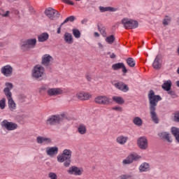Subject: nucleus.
Wrapping results in <instances>:
<instances>
[{"label": "nucleus", "instance_id": "43", "mask_svg": "<svg viewBox=\"0 0 179 179\" xmlns=\"http://www.w3.org/2000/svg\"><path fill=\"white\" fill-rule=\"evenodd\" d=\"M48 177L50 179H58V176H57V173L54 172H50L48 173Z\"/></svg>", "mask_w": 179, "mask_h": 179}, {"label": "nucleus", "instance_id": "58", "mask_svg": "<svg viewBox=\"0 0 179 179\" xmlns=\"http://www.w3.org/2000/svg\"><path fill=\"white\" fill-rule=\"evenodd\" d=\"M76 1H80V0H76Z\"/></svg>", "mask_w": 179, "mask_h": 179}, {"label": "nucleus", "instance_id": "48", "mask_svg": "<svg viewBox=\"0 0 179 179\" xmlns=\"http://www.w3.org/2000/svg\"><path fill=\"white\" fill-rule=\"evenodd\" d=\"M76 97L78 98L79 100H83V92L78 93Z\"/></svg>", "mask_w": 179, "mask_h": 179}, {"label": "nucleus", "instance_id": "53", "mask_svg": "<svg viewBox=\"0 0 179 179\" xmlns=\"http://www.w3.org/2000/svg\"><path fill=\"white\" fill-rule=\"evenodd\" d=\"M61 27H62V26L60 25V27L57 29V34H61Z\"/></svg>", "mask_w": 179, "mask_h": 179}, {"label": "nucleus", "instance_id": "47", "mask_svg": "<svg viewBox=\"0 0 179 179\" xmlns=\"http://www.w3.org/2000/svg\"><path fill=\"white\" fill-rule=\"evenodd\" d=\"M62 1L64 2V3H67L68 5H71V6L75 5L73 1H72L71 0H62Z\"/></svg>", "mask_w": 179, "mask_h": 179}, {"label": "nucleus", "instance_id": "12", "mask_svg": "<svg viewBox=\"0 0 179 179\" xmlns=\"http://www.w3.org/2000/svg\"><path fill=\"white\" fill-rule=\"evenodd\" d=\"M137 145L142 150H146L148 149V138L145 136H141L137 140Z\"/></svg>", "mask_w": 179, "mask_h": 179}, {"label": "nucleus", "instance_id": "8", "mask_svg": "<svg viewBox=\"0 0 179 179\" xmlns=\"http://www.w3.org/2000/svg\"><path fill=\"white\" fill-rule=\"evenodd\" d=\"M139 159H141V157L138 154L133 152L129 155L126 159L122 161V164L124 166L127 164H132L134 162H136L137 160H139Z\"/></svg>", "mask_w": 179, "mask_h": 179}, {"label": "nucleus", "instance_id": "22", "mask_svg": "<svg viewBox=\"0 0 179 179\" xmlns=\"http://www.w3.org/2000/svg\"><path fill=\"white\" fill-rule=\"evenodd\" d=\"M138 170L140 173H146L150 170V165L148 163L144 162L140 165Z\"/></svg>", "mask_w": 179, "mask_h": 179}, {"label": "nucleus", "instance_id": "40", "mask_svg": "<svg viewBox=\"0 0 179 179\" xmlns=\"http://www.w3.org/2000/svg\"><path fill=\"white\" fill-rule=\"evenodd\" d=\"M171 22V17H169L168 15L165 16V18L163 20V24L164 26L169 25V23Z\"/></svg>", "mask_w": 179, "mask_h": 179}, {"label": "nucleus", "instance_id": "36", "mask_svg": "<svg viewBox=\"0 0 179 179\" xmlns=\"http://www.w3.org/2000/svg\"><path fill=\"white\" fill-rule=\"evenodd\" d=\"M98 29L103 37H106V36H107V33H106V27L101 25H98Z\"/></svg>", "mask_w": 179, "mask_h": 179}, {"label": "nucleus", "instance_id": "7", "mask_svg": "<svg viewBox=\"0 0 179 179\" xmlns=\"http://www.w3.org/2000/svg\"><path fill=\"white\" fill-rule=\"evenodd\" d=\"M96 104H102V106H108L111 104V99L107 96L100 95L94 99Z\"/></svg>", "mask_w": 179, "mask_h": 179}, {"label": "nucleus", "instance_id": "13", "mask_svg": "<svg viewBox=\"0 0 179 179\" xmlns=\"http://www.w3.org/2000/svg\"><path fill=\"white\" fill-rule=\"evenodd\" d=\"M67 172L69 174H73V176H82V174H83V168L73 166L69 168Z\"/></svg>", "mask_w": 179, "mask_h": 179}, {"label": "nucleus", "instance_id": "24", "mask_svg": "<svg viewBox=\"0 0 179 179\" xmlns=\"http://www.w3.org/2000/svg\"><path fill=\"white\" fill-rule=\"evenodd\" d=\"M50 38V35L47 32H43L38 36V41L39 43H44V41H47Z\"/></svg>", "mask_w": 179, "mask_h": 179}, {"label": "nucleus", "instance_id": "5", "mask_svg": "<svg viewBox=\"0 0 179 179\" xmlns=\"http://www.w3.org/2000/svg\"><path fill=\"white\" fill-rule=\"evenodd\" d=\"M64 121V115H55L49 117L46 120V125H57V124H61Z\"/></svg>", "mask_w": 179, "mask_h": 179}, {"label": "nucleus", "instance_id": "44", "mask_svg": "<svg viewBox=\"0 0 179 179\" xmlns=\"http://www.w3.org/2000/svg\"><path fill=\"white\" fill-rule=\"evenodd\" d=\"M173 121H174L175 122H179V111H176V112L174 113Z\"/></svg>", "mask_w": 179, "mask_h": 179}, {"label": "nucleus", "instance_id": "52", "mask_svg": "<svg viewBox=\"0 0 179 179\" xmlns=\"http://www.w3.org/2000/svg\"><path fill=\"white\" fill-rule=\"evenodd\" d=\"M10 11L7 10L5 14H3V17H8L9 16Z\"/></svg>", "mask_w": 179, "mask_h": 179}, {"label": "nucleus", "instance_id": "17", "mask_svg": "<svg viewBox=\"0 0 179 179\" xmlns=\"http://www.w3.org/2000/svg\"><path fill=\"white\" fill-rule=\"evenodd\" d=\"M6 97H7V99L8 100V108L10 111H15V110H16V103H15V101H13V99L12 98V94H7V96Z\"/></svg>", "mask_w": 179, "mask_h": 179}, {"label": "nucleus", "instance_id": "23", "mask_svg": "<svg viewBox=\"0 0 179 179\" xmlns=\"http://www.w3.org/2000/svg\"><path fill=\"white\" fill-rule=\"evenodd\" d=\"M64 40L66 43H67V44H73V37L72 36V34L66 32L64 35Z\"/></svg>", "mask_w": 179, "mask_h": 179}, {"label": "nucleus", "instance_id": "15", "mask_svg": "<svg viewBox=\"0 0 179 179\" xmlns=\"http://www.w3.org/2000/svg\"><path fill=\"white\" fill-rule=\"evenodd\" d=\"M53 58L51 55L46 54L42 57L41 64L43 66H50L51 62L52 61Z\"/></svg>", "mask_w": 179, "mask_h": 179}, {"label": "nucleus", "instance_id": "54", "mask_svg": "<svg viewBox=\"0 0 179 179\" xmlns=\"http://www.w3.org/2000/svg\"><path fill=\"white\" fill-rule=\"evenodd\" d=\"M82 24H85V23H87V20L84 19L81 21Z\"/></svg>", "mask_w": 179, "mask_h": 179}, {"label": "nucleus", "instance_id": "6", "mask_svg": "<svg viewBox=\"0 0 179 179\" xmlns=\"http://www.w3.org/2000/svg\"><path fill=\"white\" fill-rule=\"evenodd\" d=\"M37 44V39L36 38H29L23 42L21 45L22 50L23 51H29L30 48H34Z\"/></svg>", "mask_w": 179, "mask_h": 179}, {"label": "nucleus", "instance_id": "25", "mask_svg": "<svg viewBox=\"0 0 179 179\" xmlns=\"http://www.w3.org/2000/svg\"><path fill=\"white\" fill-rule=\"evenodd\" d=\"M154 69H160L162 68V63H160V57L157 55L152 64Z\"/></svg>", "mask_w": 179, "mask_h": 179}, {"label": "nucleus", "instance_id": "31", "mask_svg": "<svg viewBox=\"0 0 179 179\" xmlns=\"http://www.w3.org/2000/svg\"><path fill=\"white\" fill-rule=\"evenodd\" d=\"M162 89L166 90V92L169 90H171V80H167L162 85Z\"/></svg>", "mask_w": 179, "mask_h": 179}, {"label": "nucleus", "instance_id": "26", "mask_svg": "<svg viewBox=\"0 0 179 179\" xmlns=\"http://www.w3.org/2000/svg\"><path fill=\"white\" fill-rule=\"evenodd\" d=\"M6 87L4 88L3 92H4L6 96H8V94H9V93H10V94H12V92H10V90H12V89H13V84L10 83H6Z\"/></svg>", "mask_w": 179, "mask_h": 179}, {"label": "nucleus", "instance_id": "45", "mask_svg": "<svg viewBox=\"0 0 179 179\" xmlns=\"http://www.w3.org/2000/svg\"><path fill=\"white\" fill-rule=\"evenodd\" d=\"M168 92V94H170V96H171V97H173V99L177 97V95L176 94V92L171 90H169Z\"/></svg>", "mask_w": 179, "mask_h": 179}, {"label": "nucleus", "instance_id": "38", "mask_svg": "<svg viewBox=\"0 0 179 179\" xmlns=\"http://www.w3.org/2000/svg\"><path fill=\"white\" fill-rule=\"evenodd\" d=\"M106 41H107L108 44H113V43L115 41V37L114 35H110V36L106 37Z\"/></svg>", "mask_w": 179, "mask_h": 179}, {"label": "nucleus", "instance_id": "32", "mask_svg": "<svg viewBox=\"0 0 179 179\" xmlns=\"http://www.w3.org/2000/svg\"><path fill=\"white\" fill-rule=\"evenodd\" d=\"M133 122L134 123V125H137V127H142V124H143V121L139 117H134Z\"/></svg>", "mask_w": 179, "mask_h": 179}, {"label": "nucleus", "instance_id": "10", "mask_svg": "<svg viewBox=\"0 0 179 179\" xmlns=\"http://www.w3.org/2000/svg\"><path fill=\"white\" fill-rule=\"evenodd\" d=\"M45 15L49 17L51 20H54V19H58L59 17V13L54 10L52 8H48L45 10Z\"/></svg>", "mask_w": 179, "mask_h": 179}, {"label": "nucleus", "instance_id": "28", "mask_svg": "<svg viewBox=\"0 0 179 179\" xmlns=\"http://www.w3.org/2000/svg\"><path fill=\"white\" fill-rule=\"evenodd\" d=\"M171 131L172 135H173V136H175L176 141L179 143V129L177 127H172L171 129Z\"/></svg>", "mask_w": 179, "mask_h": 179}, {"label": "nucleus", "instance_id": "18", "mask_svg": "<svg viewBox=\"0 0 179 179\" xmlns=\"http://www.w3.org/2000/svg\"><path fill=\"white\" fill-rule=\"evenodd\" d=\"M58 147H48L46 148V155L52 157L57 155H58Z\"/></svg>", "mask_w": 179, "mask_h": 179}, {"label": "nucleus", "instance_id": "55", "mask_svg": "<svg viewBox=\"0 0 179 179\" xmlns=\"http://www.w3.org/2000/svg\"><path fill=\"white\" fill-rule=\"evenodd\" d=\"M94 36L95 37H100V34L97 32H94Z\"/></svg>", "mask_w": 179, "mask_h": 179}, {"label": "nucleus", "instance_id": "4", "mask_svg": "<svg viewBox=\"0 0 179 179\" xmlns=\"http://www.w3.org/2000/svg\"><path fill=\"white\" fill-rule=\"evenodd\" d=\"M122 24H123L126 30H131L132 29H136L139 24L138 21L129 18H124L122 20Z\"/></svg>", "mask_w": 179, "mask_h": 179}, {"label": "nucleus", "instance_id": "39", "mask_svg": "<svg viewBox=\"0 0 179 179\" xmlns=\"http://www.w3.org/2000/svg\"><path fill=\"white\" fill-rule=\"evenodd\" d=\"M5 107H6V99L2 98V99L0 100V108L1 110H5Z\"/></svg>", "mask_w": 179, "mask_h": 179}, {"label": "nucleus", "instance_id": "42", "mask_svg": "<svg viewBox=\"0 0 179 179\" xmlns=\"http://www.w3.org/2000/svg\"><path fill=\"white\" fill-rule=\"evenodd\" d=\"M90 97H92V95L89 93L83 92V100H89Z\"/></svg>", "mask_w": 179, "mask_h": 179}, {"label": "nucleus", "instance_id": "57", "mask_svg": "<svg viewBox=\"0 0 179 179\" xmlns=\"http://www.w3.org/2000/svg\"><path fill=\"white\" fill-rule=\"evenodd\" d=\"M177 72H178V73L179 75V67L178 68Z\"/></svg>", "mask_w": 179, "mask_h": 179}, {"label": "nucleus", "instance_id": "16", "mask_svg": "<svg viewBox=\"0 0 179 179\" xmlns=\"http://www.w3.org/2000/svg\"><path fill=\"white\" fill-rule=\"evenodd\" d=\"M112 69H113V71H118L119 69H122V72H123V73H127V72H128L127 67H125V64L121 62L113 64Z\"/></svg>", "mask_w": 179, "mask_h": 179}, {"label": "nucleus", "instance_id": "21", "mask_svg": "<svg viewBox=\"0 0 179 179\" xmlns=\"http://www.w3.org/2000/svg\"><path fill=\"white\" fill-rule=\"evenodd\" d=\"M128 139H129L128 136H125L124 135H120L117 137L116 142L119 145H125V143H127V142H128Z\"/></svg>", "mask_w": 179, "mask_h": 179}, {"label": "nucleus", "instance_id": "46", "mask_svg": "<svg viewBox=\"0 0 179 179\" xmlns=\"http://www.w3.org/2000/svg\"><path fill=\"white\" fill-rule=\"evenodd\" d=\"M112 110H114L115 111H119L120 113H122V107L120 106L113 107Z\"/></svg>", "mask_w": 179, "mask_h": 179}, {"label": "nucleus", "instance_id": "14", "mask_svg": "<svg viewBox=\"0 0 179 179\" xmlns=\"http://www.w3.org/2000/svg\"><path fill=\"white\" fill-rule=\"evenodd\" d=\"M64 93V90L61 88H49L47 90L48 96H59V94H62Z\"/></svg>", "mask_w": 179, "mask_h": 179}, {"label": "nucleus", "instance_id": "11", "mask_svg": "<svg viewBox=\"0 0 179 179\" xmlns=\"http://www.w3.org/2000/svg\"><path fill=\"white\" fill-rule=\"evenodd\" d=\"M1 73L6 78L10 77L13 73V68L10 65H6L1 69Z\"/></svg>", "mask_w": 179, "mask_h": 179}, {"label": "nucleus", "instance_id": "37", "mask_svg": "<svg viewBox=\"0 0 179 179\" xmlns=\"http://www.w3.org/2000/svg\"><path fill=\"white\" fill-rule=\"evenodd\" d=\"M74 20L75 16L71 15L64 20V22L61 24V26H64V24H65V23H68V22H73Z\"/></svg>", "mask_w": 179, "mask_h": 179}, {"label": "nucleus", "instance_id": "19", "mask_svg": "<svg viewBox=\"0 0 179 179\" xmlns=\"http://www.w3.org/2000/svg\"><path fill=\"white\" fill-rule=\"evenodd\" d=\"M114 86H115V87H116V89H118L119 90H121L122 92H128V90H129V87H128V85H125L122 82L115 83L114 84Z\"/></svg>", "mask_w": 179, "mask_h": 179}, {"label": "nucleus", "instance_id": "56", "mask_svg": "<svg viewBox=\"0 0 179 179\" xmlns=\"http://www.w3.org/2000/svg\"><path fill=\"white\" fill-rule=\"evenodd\" d=\"M87 79L89 82H90V80H92V78L89 76H87Z\"/></svg>", "mask_w": 179, "mask_h": 179}, {"label": "nucleus", "instance_id": "34", "mask_svg": "<svg viewBox=\"0 0 179 179\" xmlns=\"http://www.w3.org/2000/svg\"><path fill=\"white\" fill-rule=\"evenodd\" d=\"M72 31H73V36H74L75 38H80L81 34L79 29H73Z\"/></svg>", "mask_w": 179, "mask_h": 179}, {"label": "nucleus", "instance_id": "50", "mask_svg": "<svg viewBox=\"0 0 179 179\" xmlns=\"http://www.w3.org/2000/svg\"><path fill=\"white\" fill-rule=\"evenodd\" d=\"M108 12H115L117 10V8L114 7H107Z\"/></svg>", "mask_w": 179, "mask_h": 179}, {"label": "nucleus", "instance_id": "51", "mask_svg": "<svg viewBox=\"0 0 179 179\" xmlns=\"http://www.w3.org/2000/svg\"><path fill=\"white\" fill-rule=\"evenodd\" d=\"M99 10H101V12H108L107 7L100 6Z\"/></svg>", "mask_w": 179, "mask_h": 179}, {"label": "nucleus", "instance_id": "29", "mask_svg": "<svg viewBox=\"0 0 179 179\" xmlns=\"http://www.w3.org/2000/svg\"><path fill=\"white\" fill-rule=\"evenodd\" d=\"M112 99L115 101V103H116V104L122 105L124 104V103H125V101L121 96H113Z\"/></svg>", "mask_w": 179, "mask_h": 179}, {"label": "nucleus", "instance_id": "41", "mask_svg": "<svg viewBox=\"0 0 179 179\" xmlns=\"http://www.w3.org/2000/svg\"><path fill=\"white\" fill-rule=\"evenodd\" d=\"M120 179H134L132 175L131 174H124V175H121L119 177Z\"/></svg>", "mask_w": 179, "mask_h": 179}, {"label": "nucleus", "instance_id": "3", "mask_svg": "<svg viewBox=\"0 0 179 179\" xmlns=\"http://www.w3.org/2000/svg\"><path fill=\"white\" fill-rule=\"evenodd\" d=\"M45 72V69H44L43 66L37 64L34 66V69H32V77H34V79H39L41 80V78L44 76Z\"/></svg>", "mask_w": 179, "mask_h": 179}, {"label": "nucleus", "instance_id": "30", "mask_svg": "<svg viewBox=\"0 0 179 179\" xmlns=\"http://www.w3.org/2000/svg\"><path fill=\"white\" fill-rule=\"evenodd\" d=\"M159 136H161V138H162V139H166V141H167V142H169L170 143H171V142H173V140L171 138H170V134L167 132L160 133Z\"/></svg>", "mask_w": 179, "mask_h": 179}, {"label": "nucleus", "instance_id": "1", "mask_svg": "<svg viewBox=\"0 0 179 179\" xmlns=\"http://www.w3.org/2000/svg\"><path fill=\"white\" fill-rule=\"evenodd\" d=\"M148 100L150 103L149 110L151 120L154 124H159L160 120L156 113V107H157V103L162 101V96H160V95H155V91L150 90L148 94Z\"/></svg>", "mask_w": 179, "mask_h": 179}, {"label": "nucleus", "instance_id": "27", "mask_svg": "<svg viewBox=\"0 0 179 179\" xmlns=\"http://www.w3.org/2000/svg\"><path fill=\"white\" fill-rule=\"evenodd\" d=\"M78 132L80 135H85L86 132H87V129L86 128V125L82 124L78 127Z\"/></svg>", "mask_w": 179, "mask_h": 179}, {"label": "nucleus", "instance_id": "9", "mask_svg": "<svg viewBox=\"0 0 179 179\" xmlns=\"http://www.w3.org/2000/svg\"><path fill=\"white\" fill-rule=\"evenodd\" d=\"M1 126L2 128L7 129V131H15V129H17V124L8 122L6 120H4L1 122Z\"/></svg>", "mask_w": 179, "mask_h": 179}, {"label": "nucleus", "instance_id": "49", "mask_svg": "<svg viewBox=\"0 0 179 179\" xmlns=\"http://www.w3.org/2000/svg\"><path fill=\"white\" fill-rule=\"evenodd\" d=\"M107 55H110V58H111V59H114V58L117 57V55H115L114 53H111V52H108Z\"/></svg>", "mask_w": 179, "mask_h": 179}, {"label": "nucleus", "instance_id": "20", "mask_svg": "<svg viewBox=\"0 0 179 179\" xmlns=\"http://www.w3.org/2000/svg\"><path fill=\"white\" fill-rule=\"evenodd\" d=\"M36 142L37 143H39V145H41L43 143L48 145L50 143H52V140L50 138L43 137L39 136L36 138Z\"/></svg>", "mask_w": 179, "mask_h": 179}, {"label": "nucleus", "instance_id": "35", "mask_svg": "<svg viewBox=\"0 0 179 179\" xmlns=\"http://www.w3.org/2000/svg\"><path fill=\"white\" fill-rule=\"evenodd\" d=\"M50 88H48V85H43L40 88H39V92L41 94H44L47 90H48Z\"/></svg>", "mask_w": 179, "mask_h": 179}, {"label": "nucleus", "instance_id": "33", "mask_svg": "<svg viewBox=\"0 0 179 179\" xmlns=\"http://www.w3.org/2000/svg\"><path fill=\"white\" fill-rule=\"evenodd\" d=\"M127 64L130 66V68H134L135 65H136V63L135 62V59L132 57H129L127 59Z\"/></svg>", "mask_w": 179, "mask_h": 179}, {"label": "nucleus", "instance_id": "2", "mask_svg": "<svg viewBox=\"0 0 179 179\" xmlns=\"http://www.w3.org/2000/svg\"><path fill=\"white\" fill-rule=\"evenodd\" d=\"M72 158V150L69 149H64L61 155L57 157L59 163H64V167H69L71 166Z\"/></svg>", "mask_w": 179, "mask_h": 179}]
</instances>
